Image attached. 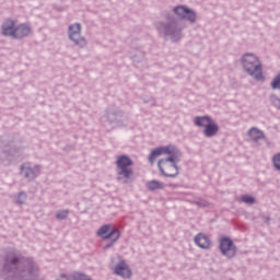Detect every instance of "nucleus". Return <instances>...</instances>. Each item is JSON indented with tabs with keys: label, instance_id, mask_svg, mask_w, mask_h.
I'll return each instance as SVG.
<instances>
[{
	"label": "nucleus",
	"instance_id": "nucleus-5",
	"mask_svg": "<svg viewBox=\"0 0 280 280\" xmlns=\"http://www.w3.org/2000/svg\"><path fill=\"white\" fill-rule=\"evenodd\" d=\"M110 231V225H103L97 231L98 237H103V240H112L113 242H117L119 240V230L115 229Z\"/></svg>",
	"mask_w": 280,
	"mask_h": 280
},
{
	"label": "nucleus",
	"instance_id": "nucleus-10",
	"mask_svg": "<svg viewBox=\"0 0 280 280\" xmlns=\"http://www.w3.org/2000/svg\"><path fill=\"white\" fill-rule=\"evenodd\" d=\"M19 261H21V258L15 257L14 254L9 255L4 264V271L12 272V270H16Z\"/></svg>",
	"mask_w": 280,
	"mask_h": 280
},
{
	"label": "nucleus",
	"instance_id": "nucleus-22",
	"mask_svg": "<svg viewBox=\"0 0 280 280\" xmlns=\"http://www.w3.org/2000/svg\"><path fill=\"white\" fill-rule=\"evenodd\" d=\"M57 280H70L67 275H60Z\"/></svg>",
	"mask_w": 280,
	"mask_h": 280
},
{
	"label": "nucleus",
	"instance_id": "nucleus-17",
	"mask_svg": "<svg viewBox=\"0 0 280 280\" xmlns=\"http://www.w3.org/2000/svg\"><path fill=\"white\" fill-rule=\"evenodd\" d=\"M71 277H72V280H92L91 277L78 271L73 272Z\"/></svg>",
	"mask_w": 280,
	"mask_h": 280
},
{
	"label": "nucleus",
	"instance_id": "nucleus-14",
	"mask_svg": "<svg viewBox=\"0 0 280 280\" xmlns=\"http://www.w3.org/2000/svg\"><path fill=\"white\" fill-rule=\"evenodd\" d=\"M248 136L250 137L252 141H259V139H264V131L257 129V128H252L248 131Z\"/></svg>",
	"mask_w": 280,
	"mask_h": 280
},
{
	"label": "nucleus",
	"instance_id": "nucleus-11",
	"mask_svg": "<svg viewBox=\"0 0 280 280\" xmlns=\"http://www.w3.org/2000/svg\"><path fill=\"white\" fill-rule=\"evenodd\" d=\"M30 34H32V27L27 24H20L15 26L13 38H25V36H30Z\"/></svg>",
	"mask_w": 280,
	"mask_h": 280
},
{
	"label": "nucleus",
	"instance_id": "nucleus-24",
	"mask_svg": "<svg viewBox=\"0 0 280 280\" xmlns=\"http://www.w3.org/2000/svg\"><path fill=\"white\" fill-rule=\"evenodd\" d=\"M22 172H25V167L22 166Z\"/></svg>",
	"mask_w": 280,
	"mask_h": 280
},
{
	"label": "nucleus",
	"instance_id": "nucleus-8",
	"mask_svg": "<svg viewBox=\"0 0 280 280\" xmlns=\"http://www.w3.org/2000/svg\"><path fill=\"white\" fill-rule=\"evenodd\" d=\"M175 14H177V16H180V19H186L187 21H190L191 23H194V21H196V13L191 10H189L186 7H176L174 9Z\"/></svg>",
	"mask_w": 280,
	"mask_h": 280
},
{
	"label": "nucleus",
	"instance_id": "nucleus-1",
	"mask_svg": "<svg viewBox=\"0 0 280 280\" xmlns=\"http://www.w3.org/2000/svg\"><path fill=\"white\" fill-rule=\"evenodd\" d=\"M160 156H165L158 162V167L163 174V176H167L168 178H174V176H178V166H176V161L178 160V151L173 145L160 147L154 149L150 156L149 162L151 165H154V161Z\"/></svg>",
	"mask_w": 280,
	"mask_h": 280
},
{
	"label": "nucleus",
	"instance_id": "nucleus-7",
	"mask_svg": "<svg viewBox=\"0 0 280 280\" xmlns=\"http://www.w3.org/2000/svg\"><path fill=\"white\" fill-rule=\"evenodd\" d=\"M220 248L222 255H224L225 257H235L236 250L231 238H221Z\"/></svg>",
	"mask_w": 280,
	"mask_h": 280
},
{
	"label": "nucleus",
	"instance_id": "nucleus-20",
	"mask_svg": "<svg viewBox=\"0 0 280 280\" xmlns=\"http://www.w3.org/2000/svg\"><path fill=\"white\" fill-rule=\"evenodd\" d=\"M273 166L280 172V153L276 154L272 159Z\"/></svg>",
	"mask_w": 280,
	"mask_h": 280
},
{
	"label": "nucleus",
	"instance_id": "nucleus-9",
	"mask_svg": "<svg viewBox=\"0 0 280 280\" xmlns=\"http://www.w3.org/2000/svg\"><path fill=\"white\" fill-rule=\"evenodd\" d=\"M2 36H11L14 37V33L16 32V21L7 19L2 25Z\"/></svg>",
	"mask_w": 280,
	"mask_h": 280
},
{
	"label": "nucleus",
	"instance_id": "nucleus-15",
	"mask_svg": "<svg viewBox=\"0 0 280 280\" xmlns=\"http://www.w3.org/2000/svg\"><path fill=\"white\" fill-rule=\"evenodd\" d=\"M163 183L159 180H150L147 183V189H149V191H156V189H163Z\"/></svg>",
	"mask_w": 280,
	"mask_h": 280
},
{
	"label": "nucleus",
	"instance_id": "nucleus-23",
	"mask_svg": "<svg viewBox=\"0 0 280 280\" xmlns=\"http://www.w3.org/2000/svg\"><path fill=\"white\" fill-rule=\"evenodd\" d=\"M26 178H30V173H25Z\"/></svg>",
	"mask_w": 280,
	"mask_h": 280
},
{
	"label": "nucleus",
	"instance_id": "nucleus-3",
	"mask_svg": "<svg viewBox=\"0 0 280 280\" xmlns=\"http://www.w3.org/2000/svg\"><path fill=\"white\" fill-rule=\"evenodd\" d=\"M243 67L245 71L255 80H264V73L261 71V62L253 54H246L243 57Z\"/></svg>",
	"mask_w": 280,
	"mask_h": 280
},
{
	"label": "nucleus",
	"instance_id": "nucleus-16",
	"mask_svg": "<svg viewBox=\"0 0 280 280\" xmlns=\"http://www.w3.org/2000/svg\"><path fill=\"white\" fill-rule=\"evenodd\" d=\"M34 272H36V269L34 268V266H31L28 264V266L26 267V269L23 271V277L21 280H32V277H34Z\"/></svg>",
	"mask_w": 280,
	"mask_h": 280
},
{
	"label": "nucleus",
	"instance_id": "nucleus-12",
	"mask_svg": "<svg viewBox=\"0 0 280 280\" xmlns=\"http://www.w3.org/2000/svg\"><path fill=\"white\" fill-rule=\"evenodd\" d=\"M195 244L199 247V248H211V240L209 238V236L199 233L196 235L195 237Z\"/></svg>",
	"mask_w": 280,
	"mask_h": 280
},
{
	"label": "nucleus",
	"instance_id": "nucleus-2",
	"mask_svg": "<svg viewBox=\"0 0 280 280\" xmlns=\"http://www.w3.org/2000/svg\"><path fill=\"white\" fill-rule=\"evenodd\" d=\"M133 162L127 155H118L116 158L117 167V180H122V183H130L135 176V171H132Z\"/></svg>",
	"mask_w": 280,
	"mask_h": 280
},
{
	"label": "nucleus",
	"instance_id": "nucleus-21",
	"mask_svg": "<svg viewBox=\"0 0 280 280\" xmlns=\"http://www.w3.org/2000/svg\"><path fill=\"white\" fill-rule=\"evenodd\" d=\"M242 201L245 202L246 205H253V203H255V198H253L248 195H244L242 197Z\"/></svg>",
	"mask_w": 280,
	"mask_h": 280
},
{
	"label": "nucleus",
	"instance_id": "nucleus-18",
	"mask_svg": "<svg viewBox=\"0 0 280 280\" xmlns=\"http://www.w3.org/2000/svg\"><path fill=\"white\" fill-rule=\"evenodd\" d=\"M271 89H280V73L272 80Z\"/></svg>",
	"mask_w": 280,
	"mask_h": 280
},
{
	"label": "nucleus",
	"instance_id": "nucleus-4",
	"mask_svg": "<svg viewBox=\"0 0 280 280\" xmlns=\"http://www.w3.org/2000/svg\"><path fill=\"white\" fill-rule=\"evenodd\" d=\"M195 126L203 128L205 137H215L220 131V127L209 116H198L195 118Z\"/></svg>",
	"mask_w": 280,
	"mask_h": 280
},
{
	"label": "nucleus",
	"instance_id": "nucleus-19",
	"mask_svg": "<svg viewBox=\"0 0 280 280\" xmlns=\"http://www.w3.org/2000/svg\"><path fill=\"white\" fill-rule=\"evenodd\" d=\"M67 215H69V211L68 210H60L57 212V220H65L67 218Z\"/></svg>",
	"mask_w": 280,
	"mask_h": 280
},
{
	"label": "nucleus",
	"instance_id": "nucleus-13",
	"mask_svg": "<svg viewBox=\"0 0 280 280\" xmlns=\"http://www.w3.org/2000/svg\"><path fill=\"white\" fill-rule=\"evenodd\" d=\"M115 273L119 277H122L124 279H129V277L132 275V271H130V268H128L126 262L120 261L115 268Z\"/></svg>",
	"mask_w": 280,
	"mask_h": 280
},
{
	"label": "nucleus",
	"instance_id": "nucleus-6",
	"mask_svg": "<svg viewBox=\"0 0 280 280\" xmlns=\"http://www.w3.org/2000/svg\"><path fill=\"white\" fill-rule=\"evenodd\" d=\"M81 30H82V27L78 23L70 25L69 38H70V40H73L75 43V45H80L81 47H84V45H86V42L84 40V38L80 37Z\"/></svg>",
	"mask_w": 280,
	"mask_h": 280
}]
</instances>
